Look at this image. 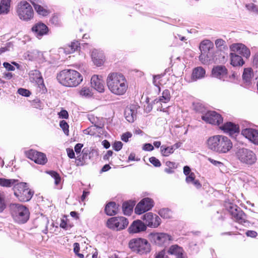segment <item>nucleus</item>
Returning a JSON list of instances; mask_svg holds the SVG:
<instances>
[{
    "mask_svg": "<svg viewBox=\"0 0 258 258\" xmlns=\"http://www.w3.org/2000/svg\"><path fill=\"white\" fill-rule=\"evenodd\" d=\"M11 0H2L0 2V15H6L10 9Z\"/></svg>",
    "mask_w": 258,
    "mask_h": 258,
    "instance_id": "obj_30",
    "label": "nucleus"
},
{
    "mask_svg": "<svg viewBox=\"0 0 258 258\" xmlns=\"http://www.w3.org/2000/svg\"><path fill=\"white\" fill-rule=\"evenodd\" d=\"M6 208V204L4 198L0 195V213H2Z\"/></svg>",
    "mask_w": 258,
    "mask_h": 258,
    "instance_id": "obj_55",
    "label": "nucleus"
},
{
    "mask_svg": "<svg viewBox=\"0 0 258 258\" xmlns=\"http://www.w3.org/2000/svg\"><path fill=\"white\" fill-rule=\"evenodd\" d=\"M215 55L213 51L201 53L199 60L204 64H209L215 61Z\"/></svg>",
    "mask_w": 258,
    "mask_h": 258,
    "instance_id": "obj_23",
    "label": "nucleus"
},
{
    "mask_svg": "<svg viewBox=\"0 0 258 258\" xmlns=\"http://www.w3.org/2000/svg\"><path fill=\"white\" fill-rule=\"evenodd\" d=\"M247 10L254 14H258V7L253 3L246 4L245 6Z\"/></svg>",
    "mask_w": 258,
    "mask_h": 258,
    "instance_id": "obj_45",
    "label": "nucleus"
},
{
    "mask_svg": "<svg viewBox=\"0 0 258 258\" xmlns=\"http://www.w3.org/2000/svg\"><path fill=\"white\" fill-rule=\"evenodd\" d=\"M203 120L210 124L220 126L223 122V118L219 113L215 111L210 110L203 116Z\"/></svg>",
    "mask_w": 258,
    "mask_h": 258,
    "instance_id": "obj_12",
    "label": "nucleus"
},
{
    "mask_svg": "<svg viewBox=\"0 0 258 258\" xmlns=\"http://www.w3.org/2000/svg\"><path fill=\"white\" fill-rule=\"evenodd\" d=\"M13 190L14 192V195L16 196V193L17 191L22 192L24 190L28 187L27 183L25 182H19L18 180V182H16L15 184L13 185Z\"/></svg>",
    "mask_w": 258,
    "mask_h": 258,
    "instance_id": "obj_36",
    "label": "nucleus"
},
{
    "mask_svg": "<svg viewBox=\"0 0 258 258\" xmlns=\"http://www.w3.org/2000/svg\"><path fill=\"white\" fill-rule=\"evenodd\" d=\"M50 22L52 24L55 25H57L59 24V20L58 17L57 16H53L51 18Z\"/></svg>",
    "mask_w": 258,
    "mask_h": 258,
    "instance_id": "obj_62",
    "label": "nucleus"
},
{
    "mask_svg": "<svg viewBox=\"0 0 258 258\" xmlns=\"http://www.w3.org/2000/svg\"><path fill=\"white\" fill-rule=\"evenodd\" d=\"M143 149L145 151H151L154 149V147L151 144L147 143L144 145Z\"/></svg>",
    "mask_w": 258,
    "mask_h": 258,
    "instance_id": "obj_60",
    "label": "nucleus"
},
{
    "mask_svg": "<svg viewBox=\"0 0 258 258\" xmlns=\"http://www.w3.org/2000/svg\"><path fill=\"white\" fill-rule=\"evenodd\" d=\"M67 152L68 156L70 158L73 159L75 158V153H74V150L72 149H71V148L67 149Z\"/></svg>",
    "mask_w": 258,
    "mask_h": 258,
    "instance_id": "obj_61",
    "label": "nucleus"
},
{
    "mask_svg": "<svg viewBox=\"0 0 258 258\" xmlns=\"http://www.w3.org/2000/svg\"><path fill=\"white\" fill-rule=\"evenodd\" d=\"M154 206L153 201L146 198L141 200L136 206L135 211L137 214L141 215L150 210Z\"/></svg>",
    "mask_w": 258,
    "mask_h": 258,
    "instance_id": "obj_14",
    "label": "nucleus"
},
{
    "mask_svg": "<svg viewBox=\"0 0 258 258\" xmlns=\"http://www.w3.org/2000/svg\"><path fill=\"white\" fill-rule=\"evenodd\" d=\"M206 74L205 70L201 67H198L193 70L191 79L194 81H197L205 77Z\"/></svg>",
    "mask_w": 258,
    "mask_h": 258,
    "instance_id": "obj_29",
    "label": "nucleus"
},
{
    "mask_svg": "<svg viewBox=\"0 0 258 258\" xmlns=\"http://www.w3.org/2000/svg\"><path fill=\"white\" fill-rule=\"evenodd\" d=\"M166 167L164 169V171L168 174L173 173L174 170L177 167V165L175 162L167 161L165 163Z\"/></svg>",
    "mask_w": 258,
    "mask_h": 258,
    "instance_id": "obj_37",
    "label": "nucleus"
},
{
    "mask_svg": "<svg viewBox=\"0 0 258 258\" xmlns=\"http://www.w3.org/2000/svg\"><path fill=\"white\" fill-rule=\"evenodd\" d=\"M241 134L250 142L258 145V131L251 128H246L241 131Z\"/></svg>",
    "mask_w": 258,
    "mask_h": 258,
    "instance_id": "obj_15",
    "label": "nucleus"
},
{
    "mask_svg": "<svg viewBox=\"0 0 258 258\" xmlns=\"http://www.w3.org/2000/svg\"><path fill=\"white\" fill-rule=\"evenodd\" d=\"M235 157L241 163L247 165L254 164L257 160L256 156L254 152L245 148L238 149L235 152Z\"/></svg>",
    "mask_w": 258,
    "mask_h": 258,
    "instance_id": "obj_6",
    "label": "nucleus"
},
{
    "mask_svg": "<svg viewBox=\"0 0 258 258\" xmlns=\"http://www.w3.org/2000/svg\"><path fill=\"white\" fill-rule=\"evenodd\" d=\"M31 30L35 36L39 39L48 32V27L42 23H36L32 27Z\"/></svg>",
    "mask_w": 258,
    "mask_h": 258,
    "instance_id": "obj_17",
    "label": "nucleus"
},
{
    "mask_svg": "<svg viewBox=\"0 0 258 258\" xmlns=\"http://www.w3.org/2000/svg\"><path fill=\"white\" fill-rule=\"evenodd\" d=\"M227 70L225 66H218L212 70L213 77L221 80H225L227 78Z\"/></svg>",
    "mask_w": 258,
    "mask_h": 258,
    "instance_id": "obj_22",
    "label": "nucleus"
},
{
    "mask_svg": "<svg viewBox=\"0 0 258 258\" xmlns=\"http://www.w3.org/2000/svg\"><path fill=\"white\" fill-rule=\"evenodd\" d=\"M128 247L132 251L140 254H146L151 250L149 242L142 238L132 239L128 242Z\"/></svg>",
    "mask_w": 258,
    "mask_h": 258,
    "instance_id": "obj_5",
    "label": "nucleus"
},
{
    "mask_svg": "<svg viewBox=\"0 0 258 258\" xmlns=\"http://www.w3.org/2000/svg\"><path fill=\"white\" fill-rule=\"evenodd\" d=\"M225 43V41L222 39H218L215 41V45L217 48L223 46Z\"/></svg>",
    "mask_w": 258,
    "mask_h": 258,
    "instance_id": "obj_57",
    "label": "nucleus"
},
{
    "mask_svg": "<svg viewBox=\"0 0 258 258\" xmlns=\"http://www.w3.org/2000/svg\"><path fill=\"white\" fill-rule=\"evenodd\" d=\"M122 145L123 144L120 141L115 142L113 145V148L115 151H118L121 150Z\"/></svg>",
    "mask_w": 258,
    "mask_h": 258,
    "instance_id": "obj_52",
    "label": "nucleus"
},
{
    "mask_svg": "<svg viewBox=\"0 0 258 258\" xmlns=\"http://www.w3.org/2000/svg\"><path fill=\"white\" fill-rule=\"evenodd\" d=\"M133 204L124 202L122 205V211L124 215H130L133 212Z\"/></svg>",
    "mask_w": 258,
    "mask_h": 258,
    "instance_id": "obj_39",
    "label": "nucleus"
},
{
    "mask_svg": "<svg viewBox=\"0 0 258 258\" xmlns=\"http://www.w3.org/2000/svg\"><path fill=\"white\" fill-rule=\"evenodd\" d=\"M213 48L214 44L210 40H204L201 42L200 45V49L201 53H206V52L213 51Z\"/></svg>",
    "mask_w": 258,
    "mask_h": 258,
    "instance_id": "obj_28",
    "label": "nucleus"
},
{
    "mask_svg": "<svg viewBox=\"0 0 258 258\" xmlns=\"http://www.w3.org/2000/svg\"><path fill=\"white\" fill-rule=\"evenodd\" d=\"M58 115L60 117L62 118H68L69 117V114L68 112L65 110H61L59 113Z\"/></svg>",
    "mask_w": 258,
    "mask_h": 258,
    "instance_id": "obj_59",
    "label": "nucleus"
},
{
    "mask_svg": "<svg viewBox=\"0 0 258 258\" xmlns=\"http://www.w3.org/2000/svg\"><path fill=\"white\" fill-rule=\"evenodd\" d=\"M245 234L247 236L252 238H255L257 235V232L253 230H248Z\"/></svg>",
    "mask_w": 258,
    "mask_h": 258,
    "instance_id": "obj_58",
    "label": "nucleus"
},
{
    "mask_svg": "<svg viewBox=\"0 0 258 258\" xmlns=\"http://www.w3.org/2000/svg\"><path fill=\"white\" fill-rule=\"evenodd\" d=\"M148 237L151 242L159 246H166L173 240L172 236L166 233H151Z\"/></svg>",
    "mask_w": 258,
    "mask_h": 258,
    "instance_id": "obj_8",
    "label": "nucleus"
},
{
    "mask_svg": "<svg viewBox=\"0 0 258 258\" xmlns=\"http://www.w3.org/2000/svg\"><path fill=\"white\" fill-rule=\"evenodd\" d=\"M105 212L108 216L115 215L118 212V206L115 202H110L106 205Z\"/></svg>",
    "mask_w": 258,
    "mask_h": 258,
    "instance_id": "obj_27",
    "label": "nucleus"
},
{
    "mask_svg": "<svg viewBox=\"0 0 258 258\" xmlns=\"http://www.w3.org/2000/svg\"><path fill=\"white\" fill-rule=\"evenodd\" d=\"M33 106L36 108H42V103L38 99H35L33 101Z\"/></svg>",
    "mask_w": 258,
    "mask_h": 258,
    "instance_id": "obj_53",
    "label": "nucleus"
},
{
    "mask_svg": "<svg viewBox=\"0 0 258 258\" xmlns=\"http://www.w3.org/2000/svg\"><path fill=\"white\" fill-rule=\"evenodd\" d=\"M83 146V145L80 143H78L75 145L74 149L77 154L81 152Z\"/></svg>",
    "mask_w": 258,
    "mask_h": 258,
    "instance_id": "obj_63",
    "label": "nucleus"
},
{
    "mask_svg": "<svg viewBox=\"0 0 258 258\" xmlns=\"http://www.w3.org/2000/svg\"><path fill=\"white\" fill-rule=\"evenodd\" d=\"M206 144L210 150L218 153H227L233 147L231 140L223 135H215L209 137Z\"/></svg>",
    "mask_w": 258,
    "mask_h": 258,
    "instance_id": "obj_2",
    "label": "nucleus"
},
{
    "mask_svg": "<svg viewBox=\"0 0 258 258\" xmlns=\"http://www.w3.org/2000/svg\"><path fill=\"white\" fill-rule=\"evenodd\" d=\"M195 180V173L191 172L189 175L186 176L185 181L187 183H191Z\"/></svg>",
    "mask_w": 258,
    "mask_h": 258,
    "instance_id": "obj_51",
    "label": "nucleus"
},
{
    "mask_svg": "<svg viewBox=\"0 0 258 258\" xmlns=\"http://www.w3.org/2000/svg\"><path fill=\"white\" fill-rule=\"evenodd\" d=\"M184 252L182 247L177 245H173L170 247L168 250V252L171 254H174L176 256L179 254H181Z\"/></svg>",
    "mask_w": 258,
    "mask_h": 258,
    "instance_id": "obj_33",
    "label": "nucleus"
},
{
    "mask_svg": "<svg viewBox=\"0 0 258 258\" xmlns=\"http://www.w3.org/2000/svg\"><path fill=\"white\" fill-rule=\"evenodd\" d=\"M226 207L234 220L240 224L246 222V216L240 208L231 203L227 204Z\"/></svg>",
    "mask_w": 258,
    "mask_h": 258,
    "instance_id": "obj_9",
    "label": "nucleus"
},
{
    "mask_svg": "<svg viewBox=\"0 0 258 258\" xmlns=\"http://www.w3.org/2000/svg\"><path fill=\"white\" fill-rule=\"evenodd\" d=\"M132 137V134L130 132H126L123 134L121 136V139L122 141L125 142L128 141V139Z\"/></svg>",
    "mask_w": 258,
    "mask_h": 258,
    "instance_id": "obj_50",
    "label": "nucleus"
},
{
    "mask_svg": "<svg viewBox=\"0 0 258 258\" xmlns=\"http://www.w3.org/2000/svg\"><path fill=\"white\" fill-rule=\"evenodd\" d=\"M230 49L231 51L237 52L246 58L250 56L249 49L242 43H233L230 45Z\"/></svg>",
    "mask_w": 258,
    "mask_h": 258,
    "instance_id": "obj_16",
    "label": "nucleus"
},
{
    "mask_svg": "<svg viewBox=\"0 0 258 258\" xmlns=\"http://www.w3.org/2000/svg\"><path fill=\"white\" fill-rule=\"evenodd\" d=\"M18 92L20 95L25 97H28L31 94L30 92L28 90L24 88L19 89Z\"/></svg>",
    "mask_w": 258,
    "mask_h": 258,
    "instance_id": "obj_48",
    "label": "nucleus"
},
{
    "mask_svg": "<svg viewBox=\"0 0 258 258\" xmlns=\"http://www.w3.org/2000/svg\"><path fill=\"white\" fill-rule=\"evenodd\" d=\"M146 225L141 220H137L134 221L130 227L128 231L130 233H137L146 230Z\"/></svg>",
    "mask_w": 258,
    "mask_h": 258,
    "instance_id": "obj_20",
    "label": "nucleus"
},
{
    "mask_svg": "<svg viewBox=\"0 0 258 258\" xmlns=\"http://www.w3.org/2000/svg\"><path fill=\"white\" fill-rule=\"evenodd\" d=\"M138 107L137 105L127 106L124 110V117L129 122H133L137 118Z\"/></svg>",
    "mask_w": 258,
    "mask_h": 258,
    "instance_id": "obj_19",
    "label": "nucleus"
},
{
    "mask_svg": "<svg viewBox=\"0 0 258 258\" xmlns=\"http://www.w3.org/2000/svg\"><path fill=\"white\" fill-rule=\"evenodd\" d=\"M91 86L96 90L100 93H102L104 91V81L102 76L98 75H94L91 79Z\"/></svg>",
    "mask_w": 258,
    "mask_h": 258,
    "instance_id": "obj_18",
    "label": "nucleus"
},
{
    "mask_svg": "<svg viewBox=\"0 0 258 258\" xmlns=\"http://www.w3.org/2000/svg\"><path fill=\"white\" fill-rule=\"evenodd\" d=\"M231 64L234 66H241L244 64V61L242 57L234 53H230Z\"/></svg>",
    "mask_w": 258,
    "mask_h": 258,
    "instance_id": "obj_31",
    "label": "nucleus"
},
{
    "mask_svg": "<svg viewBox=\"0 0 258 258\" xmlns=\"http://www.w3.org/2000/svg\"><path fill=\"white\" fill-rule=\"evenodd\" d=\"M252 76V72L250 68L244 69L242 75L243 80L246 82H249Z\"/></svg>",
    "mask_w": 258,
    "mask_h": 258,
    "instance_id": "obj_41",
    "label": "nucleus"
},
{
    "mask_svg": "<svg viewBox=\"0 0 258 258\" xmlns=\"http://www.w3.org/2000/svg\"><path fill=\"white\" fill-rule=\"evenodd\" d=\"M165 256V250H161L156 254L155 258H166Z\"/></svg>",
    "mask_w": 258,
    "mask_h": 258,
    "instance_id": "obj_64",
    "label": "nucleus"
},
{
    "mask_svg": "<svg viewBox=\"0 0 258 258\" xmlns=\"http://www.w3.org/2000/svg\"><path fill=\"white\" fill-rule=\"evenodd\" d=\"M75 51L74 48H71L69 45L64 48H59V52H63L66 54H69L74 53Z\"/></svg>",
    "mask_w": 258,
    "mask_h": 258,
    "instance_id": "obj_47",
    "label": "nucleus"
},
{
    "mask_svg": "<svg viewBox=\"0 0 258 258\" xmlns=\"http://www.w3.org/2000/svg\"><path fill=\"white\" fill-rule=\"evenodd\" d=\"M33 5L35 11L39 15H42L43 16H46L49 14V11L40 5L33 3Z\"/></svg>",
    "mask_w": 258,
    "mask_h": 258,
    "instance_id": "obj_34",
    "label": "nucleus"
},
{
    "mask_svg": "<svg viewBox=\"0 0 258 258\" xmlns=\"http://www.w3.org/2000/svg\"><path fill=\"white\" fill-rule=\"evenodd\" d=\"M17 14L21 20L28 21L33 18L34 12L29 4L26 1H22L18 5Z\"/></svg>",
    "mask_w": 258,
    "mask_h": 258,
    "instance_id": "obj_7",
    "label": "nucleus"
},
{
    "mask_svg": "<svg viewBox=\"0 0 258 258\" xmlns=\"http://www.w3.org/2000/svg\"><path fill=\"white\" fill-rule=\"evenodd\" d=\"M161 152L163 156H168L174 152V149L172 146L165 147V146H162L161 147Z\"/></svg>",
    "mask_w": 258,
    "mask_h": 258,
    "instance_id": "obj_42",
    "label": "nucleus"
},
{
    "mask_svg": "<svg viewBox=\"0 0 258 258\" xmlns=\"http://www.w3.org/2000/svg\"><path fill=\"white\" fill-rule=\"evenodd\" d=\"M171 211L168 209H162L159 210V214L165 219L169 218L171 216Z\"/></svg>",
    "mask_w": 258,
    "mask_h": 258,
    "instance_id": "obj_43",
    "label": "nucleus"
},
{
    "mask_svg": "<svg viewBox=\"0 0 258 258\" xmlns=\"http://www.w3.org/2000/svg\"><path fill=\"white\" fill-rule=\"evenodd\" d=\"M26 157L35 163L40 165H44L47 161L45 154L33 149L25 151Z\"/></svg>",
    "mask_w": 258,
    "mask_h": 258,
    "instance_id": "obj_11",
    "label": "nucleus"
},
{
    "mask_svg": "<svg viewBox=\"0 0 258 258\" xmlns=\"http://www.w3.org/2000/svg\"><path fill=\"white\" fill-rule=\"evenodd\" d=\"M208 160L212 164H213V165H214L215 166H216L217 167H221V166H223V164L222 162H221L220 161H216V160H214L213 159L209 158L208 159Z\"/></svg>",
    "mask_w": 258,
    "mask_h": 258,
    "instance_id": "obj_54",
    "label": "nucleus"
},
{
    "mask_svg": "<svg viewBox=\"0 0 258 258\" xmlns=\"http://www.w3.org/2000/svg\"><path fill=\"white\" fill-rule=\"evenodd\" d=\"M56 78L60 84L69 87H76L83 81L81 74L74 70H63L57 74Z\"/></svg>",
    "mask_w": 258,
    "mask_h": 258,
    "instance_id": "obj_3",
    "label": "nucleus"
},
{
    "mask_svg": "<svg viewBox=\"0 0 258 258\" xmlns=\"http://www.w3.org/2000/svg\"><path fill=\"white\" fill-rule=\"evenodd\" d=\"M91 56L94 63L97 66L103 64L104 56L102 51L94 49L92 51Z\"/></svg>",
    "mask_w": 258,
    "mask_h": 258,
    "instance_id": "obj_24",
    "label": "nucleus"
},
{
    "mask_svg": "<svg viewBox=\"0 0 258 258\" xmlns=\"http://www.w3.org/2000/svg\"><path fill=\"white\" fill-rule=\"evenodd\" d=\"M170 98L171 95L169 90L165 89L163 91L162 96L159 98V101L160 102L166 103L170 101Z\"/></svg>",
    "mask_w": 258,
    "mask_h": 258,
    "instance_id": "obj_38",
    "label": "nucleus"
},
{
    "mask_svg": "<svg viewBox=\"0 0 258 258\" xmlns=\"http://www.w3.org/2000/svg\"><path fill=\"white\" fill-rule=\"evenodd\" d=\"M128 221L124 217H114L109 218L107 222V227L111 229L120 230L127 226Z\"/></svg>",
    "mask_w": 258,
    "mask_h": 258,
    "instance_id": "obj_10",
    "label": "nucleus"
},
{
    "mask_svg": "<svg viewBox=\"0 0 258 258\" xmlns=\"http://www.w3.org/2000/svg\"><path fill=\"white\" fill-rule=\"evenodd\" d=\"M29 76L31 82H35L38 85L43 84V80L39 71L36 70L31 71L29 73Z\"/></svg>",
    "mask_w": 258,
    "mask_h": 258,
    "instance_id": "obj_26",
    "label": "nucleus"
},
{
    "mask_svg": "<svg viewBox=\"0 0 258 258\" xmlns=\"http://www.w3.org/2000/svg\"><path fill=\"white\" fill-rule=\"evenodd\" d=\"M80 95L83 97L90 98L92 96L93 93L91 89L87 87H83L79 92Z\"/></svg>",
    "mask_w": 258,
    "mask_h": 258,
    "instance_id": "obj_40",
    "label": "nucleus"
},
{
    "mask_svg": "<svg viewBox=\"0 0 258 258\" xmlns=\"http://www.w3.org/2000/svg\"><path fill=\"white\" fill-rule=\"evenodd\" d=\"M33 192L27 187L22 192L17 191L16 193V197L22 202H27L29 201L32 197Z\"/></svg>",
    "mask_w": 258,
    "mask_h": 258,
    "instance_id": "obj_25",
    "label": "nucleus"
},
{
    "mask_svg": "<svg viewBox=\"0 0 258 258\" xmlns=\"http://www.w3.org/2000/svg\"><path fill=\"white\" fill-rule=\"evenodd\" d=\"M149 161L155 167H160L161 165L160 161L155 157L150 158Z\"/></svg>",
    "mask_w": 258,
    "mask_h": 258,
    "instance_id": "obj_49",
    "label": "nucleus"
},
{
    "mask_svg": "<svg viewBox=\"0 0 258 258\" xmlns=\"http://www.w3.org/2000/svg\"><path fill=\"white\" fill-rule=\"evenodd\" d=\"M219 127L224 133H228L230 135L239 132L238 126L231 122H227L224 124L222 122L219 126Z\"/></svg>",
    "mask_w": 258,
    "mask_h": 258,
    "instance_id": "obj_21",
    "label": "nucleus"
},
{
    "mask_svg": "<svg viewBox=\"0 0 258 258\" xmlns=\"http://www.w3.org/2000/svg\"><path fill=\"white\" fill-rule=\"evenodd\" d=\"M48 173L52 177L54 178L55 184L56 185L59 184L61 180V178L58 173L54 171H50Z\"/></svg>",
    "mask_w": 258,
    "mask_h": 258,
    "instance_id": "obj_44",
    "label": "nucleus"
},
{
    "mask_svg": "<svg viewBox=\"0 0 258 258\" xmlns=\"http://www.w3.org/2000/svg\"><path fill=\"white\" fill-rule=\"evenodd\" d=\"M59 125L60 127L62 129L64 133L68 136L69 130V125L67 122L64 120H61L59 122Z\"/></svg>",
    "mask_w": 258,
    "mask_h": 258,
    "instance_id": "obj_46",
    "label": "nucleus"
},
{
    "mask_svg": "<svg viewBox=\"0 0 258 258\" xmlns=\"http://www.w3.org/2000/svg\"><path fill=\"white\" fill-rule=\"evenodd\" d=\"M106 84L110 91L116 95L124 94L127 89L128 84L125 77L121 73H109L106 79Z\"/></svg>",
    "mask_w": 258,
    "mask_h": 258,
    "instance_id": "obj_1",
    "label": "nucleus"
},
{
    "mask_svg": "<svg viewBox=\"0 0 258 258\" xmlns=\"http://www.w3.org/2000/svg\"><path fill=\"white\" fill-rule=\"evenodd\" d=\"M18 182L17 179H6L4 178H0V186L6 187H10L14 185Z\"/></svg>",
    "mask_w": 258,
    "mask_h": 258,
    "instance_id": "obj_32",
    "label": "nucleus"
},
{
    "mask_svg": "<svg viewBox=\"0 0 258 258\" xmlns=\"http://www.w3.org/2000/svg\"><path fill=\"white\" fill-rule=\"evenodd\" d=\"M195 110L201 114V117L203 119V116L206 114L210 110H208L203 104L201 103H196L194 107Z\"/></svg>",
    "mask_w": 258,
    "mask_h": 258,
    "instance_id": "obj_35",
    "label": "nucleus"
},
{
    "mask_svg": "<svg viewBox=\"0 0 258 258\" xmlns=\"http://www.w3.org/2000/svg\"><path fill=\"white\" fill-rule=\"evenodd\" d=\"M142 219L145 222L146 227L155 228L158 227L161 224V219L157 215L149 212L142 216Z\"/></svg>",
    "mask_w": 258,
    "mask_h": 258,
    "instance_id": "obj_13",
    "label": "nucleus"
},
{
    "mask_svg": "<svg viewBox=\"0 0 258 258\" xmlns=\"http://www.w3.org/2000/svg\"><path fill=\"white\" fill-rule=\"evenodd\" d=\"M10 211L14 220L18 224L25 223L29 218V210L19 204H11Z\"/></svg>",
    "mask_w": 258,
    "mask_h": 258,
    "instance_id": "obj_4",
    "label": "nucleus"
},
{
    "mask_svg": "<svg viewBox=\"0 0 258 258\" xmlns=\"http://www.w3.org/2000/svg\"><path fill=\"white\" fill-rule=\"evenodd\" d=\"M80 43L78 41H74L71 42L70 44L69 45L72 48H74V50L75 51L77 50L78 48L80 46Z\"/></svg>",
    "mask_w": 258,
    "mask_h": 258,
    "instance_id": "obj_56",
    "label": "nucleus"
}]
</instances>
